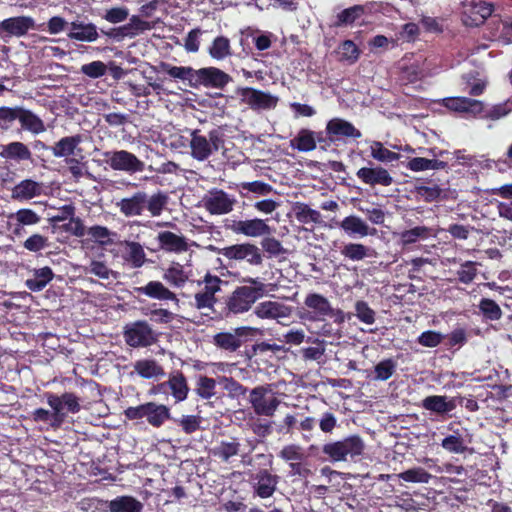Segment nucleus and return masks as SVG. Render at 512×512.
I'll return each instance as SVG.
<instances>
[{
    "mask_svg": "<svg viewBox=\"0 0 512 512\" xmlns=\"http://www.w3.org/2000/svg\"><path fill=\"white\" fill-rule=\"evenodd\" d=\"M251 285L236 287L225 299L224 307L220 312L222 317H230L249 311L253 304L265 293V286L256 278L244 280Z\"/></svg>",
    "mask_w": 512,
    "mask_h": 512,
    "instance_id": "nucleus-1",
    "label": "nucleus"
},
{
    "mask_svg": "<svg viewBox=\"0 0 512 512\" xmlns=\"http://www.w3.org/2000/svg\"><path fill=\"white\" fill-rule=\"evenodd\" d=\"M168 199V195L162 191L151 196L145 191H137L130 197L122 198L116 206L125 217L141 216L145 209L152 217H157L162 214Z\"/></svg>",
    "mask_w": 512,
    "mask_h": 512,
    "instance_id": "nucleus-2",
    "label": "nucleus"
},
{
    "mask_svg": "<svg viewBox=\"0 0 512 512\" xmlns=\"http://www.w3.org/2000/svg\"><path fill=\"white\" fill-rule=\"evenodd\" d=\"M443 106L450 111L467 114L473 118L498 120L506 116L510 109L506 103H500L486 110L482 101L468 97H448L443 99Z\"/></svg>",
    "mask_w": 512,
    "mask_h": 512,
    "instance_id": "nucleus-3",
    "label": "nucleus"
},
{
    "mask_svg": "<svg viewBox=\"0 0 512 512\" xmlns=\"http://www.w3.org/2000/svg\"><path fill=\"white\" fill-rule=\"evenodd\" d=\"M190 155L203 162L225 146V134L220 127L213 128L205 134L201 129L188 130Z\"/></svg>",
    "mask_w": 512,
    "mask_h": 512,
    "instance_id": "nucleus-4",
    "label": "nucleus"
},
{
    "mask_svg": "<svg viewBox=\"0 0 512 512\" xmlns=\"http://www.w3.org/2000/svg\"><path fill=\"white\" fill-rule=\"evenodd\" d=\"M365 444L363 439L357 435H350L338 441L329 442L323 445L322 453L332 462L347 461L363 454Z\"/></svg>",
    "mask_w": 512,
    "mask_h": 512,
    "instance_id": "nucleus-5",
    "label": "nucleus"
},
{
    "mask_svg": "<svg viewBox=\"0 0 512 512\" xmlns=\"http://www.w3.org/2000/svg\"><path fill=\"white\" fill-rule=\"evenodd\" d=\"M128 420H140L145 418L147 423L154 428H160L171 418L170 408L156 402H146L138 406H130L124 410Z\"/></svg>",
    "mask_w": 512,
    "mask_h": 512,
    "instance_id": "nucleus-6",
    "label": "nucleus"
},
{
    "mask_svg": "<svg viewBox=\"0 0 512 512\" xmlns=\"http://www.w3.org/2000/svg\"><path fill=\"white\" fill-rule=\"evenodd\" d=\"M123 337L132 348H146L155 344L159 335L146 320H137L125 325Z\"/></svg>",
    "mask_w": 512,
    "mask_h": 512,
    "instance_id": "nucleus-7",
    "label": "nucleus"
},
{
    "mask_svg": "<svg viewBox=\"0 0 512 512\" xmlns=\"http://www.w3.org/2000/svg\"><path fill=\"white\" fill-rule=\"evenodd\" d=\"M273 394L272 385H259L253 388L249 394V403L257 416L272 417L280 405V400L275 397H267Z\"/></svg>",
    "mask_w": 512,
    "mask_h": 512,
    "instance_id": "nucleus-8",
    "label": "nucleus"
},
{
    "mask_svg": "<svg viewBox=\"0 0 512 512\" xmlns=\"http://www.w3.org/2000/svg\"><path fill=\"white\" fill-rule=\"evenodd\" d=\"M218 253L229 261H246L251 266H260L263 263V255L260 248L250 242L223 247L218 250Z\"/></svg>",
    "mask_w": 512,
    "mask_h": 512,
    "instance_id": "nucleus-9",
    "label": "nucleus"
},
{
    "mask_svg": "<svg viewBox=\"0 0 512 512\" xmlns=\"http://www.w3.org/2000/svg\"><path fill=\"white\" fill-rule=\"evenodd\" d=\"M494 5L484 0H465L462 2L461 19L465 26L478 27L492 15Z\"/></svg>",
    "mask_w": 512,
    "mask_h": 512,
    "instance_id": "nucleus-10",
    "label": "nucleus"
},
{
    "mask_svg": "<svg viewBox=\"0 0 512 512\" xmlns=\"http://www.w3.org/2000/svg\"><path fill=\"white\" fill-rule=\"evenodd\" d=\"M104 156L106 163L116 171L135 174L145 169L144 162L127 150L108 151Z\"/></svg>",
    "mask_w": 512,
    "mask_h": 512,
    "instance_id": "nucleus-11",
    "label": "nucleus"
},
{
    "mask_svg": "<svg viewBox=\"0 0 512 512\" xmlns=\"http://www.w3.org/2000/svg\"><path fill=\"white\" fill-rule=\"evenodd\" d=\"M224 227L236 235H244L250 238H257L271 233L270 226L260 218L236 220L226 219Z\"/></svg>",
    "mask_w": 512,
    "mask_h": 512,
    "instance_id": "nucleus-12",
    "label": "nucleus"
},
{
    "mask_svg": "<svg viewBox=\"0 0 512 512\" xmlns=\"http://www.w3.org/2000/svg\"><path fill=\"white\" fill-rule=\"evenodd\" d=\"M279 482L280 476L267 468L259 469L250 476L253 495L261 499L272 497L277 491Z\"/></svg>",
    "mask_w": 512,
    "mask_h": 512,
    "instance_id": "nucleus-13",
    "label": "nucleus"
},
{
    "mask_svg": "<svg viewBox=\"0 0 512 512\" xmlns=\"http://www.w3.org/2000/svg\"><path fill=\"white\" fill-rule=\"evenodd\" d=\"M304 306L305 308L299 312V317L302 320L311 322L322 321L331 312L329 300L322 294L315 292L306 295Z\"/></svg>",
    "mask_w": 512,
    "mask_h": 512,
    "instance_id": "nucleus-14",
    "label": "nucleus"
},
{
    "mask_svg": "<svg viewBox=\"0 0 512 512\" xmlns=\"http://www.w3.org/2000/svg\"><path fill=\"white\" fill-rule=\"evenodd\" d=\"M240 102L248 105L252 110H268L275 108L278 98L268 92L252 87H241L236 90Z\"/></svg>",
    "mask_w": 512,
    "mask_h": 512,
    "instance_id": "nucleus-15",
    "label": "nucleus"
},
{
    "mask_svg": "<svg viewBox=\"0 0 512 512\" xmlns=\"http://www.w3.org/2000/svg\"><path fill=\"white\" fill-rule=\"evenodd\" d=\"M203 207L211 215H224L230 213L237 202L233 195L222 189H211L203 198Z\"/></svg>",
    "mask_w": 512,
    "mask_h": 512,
    "instance_id": "nucleus-16",
    "label": "nucleus"
},
{
    "mask_svg": "<svg viewBox=\"0 0 512 512\" xmlns=\"http://www.w3.org/2000/svg\"><path fill=\"white\" fill-rule=\"evenodd\" d=\"M232 77L216 67H204L196 70L193 87L203 86L206 88L223 89L232 81Z\"/></svg>",
    "mask_w": 512,
    "mask_h": 512,
    "instance_id": "nucleus-17",
    "label": "nucleus"
},
{
    "mask_svg": "<svg viewBox=\"0 0 512 512\" xmlns=\"http://www.w3.org/2000/svg\"><path fill=\"white\" fill-rule=\"evenodd\" d=\"M35 28V21L30 16L10 17L0 21V38L21 37Z\"/></svg>",
    "mask_w": 512,
    "mask_h": 512,
    "instance_id": "nucleus-18",
    "label": "nucleus"
},
{
    "mask_svg": "<svg viewBox=\"0 0 512 512\" xmlns=\"http://www.w3.org/2000/svg\"><path fill=\"white\" fill-rule=\"evenodd\" d=\"M134 291L139 295H145L158 301H171L179 307L180 300L177 294L165 286L161 281L151 280L144 286L135 287Z\"/></svg>",
    "mask_w": 512,
    "mask_h": 512,
    "instance_id": "nucleus-19",
    "label": "nucleus"
},
{
    "mask_svg": "<svg viewBox=\"0 0 512 512\" xmlns=\"http://www.w3.org/2000/svg\"><path fill=\"white\" fill-rule=\"evenodd\" d=\"M356 176L363 184L371 187L377 185L387 187L394 182L389 171L382 166L362 167L356 172Z\"/></svg>",
    "mask_w": 512,
    "mask_h": 512,
    "instance_id": "nucleus-20",
    "label": "nucleus"
},
{
    "mask_svg": "<svg viewBox=\"0 0 512 512\" xmlns=\"http://www.w3.org/2000/svg\"><path fill=\"white\" fill-rule=\"evenodd\" d=\"M8 219L13 226V234L21 236L25 231V226H34L40 223L41 216L30 208H22L15 213H11Z\"/></svg>",
    "mask_w": 512,
    "mask_h": 512,
    "instance_id": "nucleus-21",
    "label": "nucleus"
},
{
    "mask_svg": "<svg viewBox=\"0 0 512 512\" xmlns=\"http://www.w3.org/2000/svg\"><path fill=\"white\" fill-rule=\"evenodd\" d=\"M326 134L333 136L334 140L341 138L358 139L362 137V133L351 122L342 118H333L326 124Z\"/></svg>",
    "mask_w": 512,
    "mask_h": 512,
    "instance_id": "nucleus-22",
    "label": "nucleus"
},
{
    "mask_svg": "<svg viewBox=\"0 0 512 512\" xmlns=\"http://www.w3.org/2000/svg\"><path fill=\"white\" fill-rule=\"evenodd\" d=\"M45 396L48 405L56 412V415H58V413H64V407H66L68 412L73 414L79 412L81 409L79 399L73 393L65 392L61 396H58L54 393L47 392Z\"/></svg>",
    "mask_w": 512,
    "mask_h": 512,
    "instance_id": "nucleus-23",
    "label": "nucleus"
},
{
    "mask_svg": "<svg viewBox=\"0 0 512 512\" xmlns=\"http://www.w3.org/2000/svg\"><path fill=\"white\" fill-rule=\"evenodd\" d=\"M160 388L168 387L175 402H182L187 399L189 386L185 375L181 371L170 374L168 380L159 385Z\"/></svg>",
    "mask_w": 512,
    "mask_h": 512,
    "instance_id": "nucleus-24",
    "label": "nucleus"
},
{
    "mask_svg": "<svg viewBox=\"0 0 512 512\" xmlns=\"http://www.w3.org/2000/svg\"><path fill=\"white\" fill-rule=\"evenodd\" d=\"M422 407L438 415H447L457 407V404L453 398L448 400L446 396L431 395L422 400Z\"/></svg>",
    "mask_w": 512,
    "mask_h": 512,
    "instance_id": "nucleus-25",
    "label": "nucleus"
},
{
    "mask_svg": "<svg viewBox=\"0 0 512 512\" xmlns=\"http://www.w3.org/2000/svg\"><path fill=\"white\" fill-rule=\"evenodd\" d=\"M67 36L71 40L94 42L98 39L99 35L95 24L74 21L70 24V32Z\"/></svg>",
    "mask_w": 512,
    "mask_h": 512,
    "instance_id": "nucleus-26",
    "label": "nucleus"
},
{
    "mask_svg": "<svg viewBox=\"0 0 512 512\" xmlns=\"http://www.w3.org/2000/svg\"><path fill=\"white\" fill-rule=\"evenodd\" d=\"M159 246L167 252L181 253L188 250L185 237L179 236L171 231H162L157 235Z\"/></svg>",
    "mask_w": 512,
    "mask_h": 512,
    "instance_id": "nucleus-27",
    "label": "nucleus"
},
{
    "mask_svg": "<svg viewBox=\"0 0 512 512\" xmlns=\"http://www.w3.org/2000/svg\"><path fill=\"white\" fill-rule=\"evenodd\" d=\"M190 273L179 262H172L163 272L162 278L171 287L182 288L189 281Z\"/></svg>",
    "mask_w": 512,
    "mask_h": 512,
    "instance_id": "nucleus-28",
    "label": "nucleus"
},
{
    "mask_svg": "<svg viewBox=\"0 0 512 512\" xmlns=\"http://www.w3.org/2000/svg\"><path fill=\"white\" fill-rule=\"evenodd\" d=\"M254 313L261 319H278L287 317L289 308L279 302L264 301L255 307Z\"/></svg>",
    "mask_w": 512,
    "mask_h": 512,
    "instance_id": "nucleus-29",
    "label": "nucleus"
},
{
    "mask_svg": "<svg viewBox=\"0 0 512 512\" xmlns=\"http://www.w3.org/2000/svg\"><path fill=\"white\" fill-rule=\"evenodd\" d=\"M341 229H343L349 235H359L365 237L368 235H375L376 229L370 228L365 221L360 217L350 215L345 217L340 223Z\"/></svg>",
    "mask_w": 512,
    "mask_h": 512,
    "instance_id": "nucleus-30",
    "label": "nucleus"
},
{
    "mask_svg": "<svg viewBox=\"0 0 512 512\" xmlns=\"http://www.w3.org/2000/svg\"><path fill=\"white\" fill-rule=\"evenodd\" d=\"M42 192V186L39 182L32 179H25L19 182L12 189V198L16 200H29L39 196Z\"/></svg>",
    "mask_w": 512,
    "mask_h": 512,
    "instance_id": "nucleus-31",
    "label": "nucleus"
},
{
    "mask_svg": "<svg viewBox=\"0 0 512 512\" xmlns=\"http://www.w3.org/2000/svg\"><path fill=\"white\" fill-rule=\"evenodd\" d=\"M427 179H418L414 186V194L418 199L427 203H432L440 200L444 190L437 184L431 186L425 185Z\"/></svg>",
    "mask_w": 512,
    "mask_h": 512,
    "instance_id": "nucleus-32",
    "label": "nucleus"
},
{
    "mask_svg": "<svg viewBox=\"0 0 512 512\" xmlns=\"http://www.w3.org/2000/svg\"><path fill=\"white\" fill-rule=\"evenodd\" d=\"M109 512H142L143 504L136 498L128 495L117 496L107 502Z\"/></svg>",
    "mask_w": 512,
    "mask_h": 512,
    "instance_id": "nucleus-33",
    "label": "nucleus"
},
{
    "mask_svg": "<svg viewBox=\"0 0 512 512\" xmlns=\"http://www.w3.org/2000/svg\"><path fill=\"white\" fill-rule=\"evenodd\" d=\"M133 367L134 372L144 379L158 378L165 374L163 367L155 359L137 360Z\"/></svg>",
    "mask_w": 512,
    "mask_h": 512,
    "instance_id": "nucleus-34",
    "label": "nucleus"
},
{
    "mask_svg": "<svg viewBox=\"0 0 512 512\" xmlns=\"http://www.w3.org/2000/svg\"><path fill=\"white\" fill-rule=\"evenodd\" d=\"M0 155L5 159L15 160L18 162L32 160V153L28 146L19 141H14L4 145Z\"/></svg>",
    "mask_w": 512,
    "mask_h": 512,
    "instance_id": "nucleus-35",
    "label": "nucleus"
},
{
    "mask_svg": "<svg viewBox=\"0 0 512 512\" xmlns=\"http://www.w3.org/2000/svg\"><path fill=\"white\" fill-rule=\"evenodd\" d=\"M365 13V8L363 5H354L349 8H346L339 12L335 16V20L331 23V27L340 28L353 25L356 20L362 17Z\"/></svg>",
    "mask_w": 512,
    "mask_h": 512,
    "instance_id": "nucleus-36",
    "label": "nucleus"
},
{
    "mask_svg": "<svg viewBox=\"0 0 512 512\" xmlns=\"http://www.w3.org/2000/svg\"><path fill=\"white\" fill-rule=\"evenodd\" d=\"M23 130L29 131L33 134H40L46 130L43 120L34 114L31 110L25 109L20 106L19 119Z\"/></svg>",
    "mask_w": 512,
    "mask_h": 512,
    "instance_id": "nucleus-37",
    "label": "nucleus"
},
{
    "mask_svg": "<svg viewBox=\"0 0 512 512\" xmlns=\"http://www.w3.org/2000/svg\"><path fill=\"white\" fill-rule=\"evenodd\" d=\"M124 245L126 247L125 254L123 255L124 260L132 268L142 267L147 261L142 245L135 241H125Z\"/></svg>",
    "mask_w": 512,
    "mask_h": 512,
    "instance_id": "nucleus-38",
    "label": "nucleus"
},
{
    "mask_svg": "<svg viewBox=\"0 0 512 512\" xmlns=\"http://www.w3.org/2000/svg\"><path fill=\"white\" fill-rule=\"evenodd\" d=\"M82 141L80 134L63 137L51 147L52 153L58 158L71 156Z\"/></svg>",
    "mask_w": 512,
    "mask_h": 512,
    "instance_id": "nucleus-39",
    "label": "nucleus"
},
{
    "mask_svg": "<svg viewBox=\"0 0 512 512\" xmlns=\"http://www.w3.org/2000/svg\"><path fill=\"white\" fill-rule=\"evenodd\" d=\"M54 273L48 266L35 269L31 278L25 282L26 287L33 291L39 292L43 290L47 284L53 279Z\"/></svg>",
    "mask_w": 512,
    "mask_h": 512,
    "instance_id": "nucleus-40",
    "label": "nucleus"
},
{
    "mask_svg": "<svg viewBox=\"0 0 512 512\" xmlns=\"http://www.w3.org/2000/svg\"><path fill=\"white\" fill-rule=\"evenodd\" d=\"M290 146L300 152H310L316 148L315 132L306 128L299 130L298 134L290 140Z\"/></svg>",
    "mask_w": 512,
    "mask_h": 512,
    "instance_id": "nucleus-41",
    "label": "nucleus"
},
{
    "mask_svg": "<svg viewBox=\"0 0 512 512\" xmlns=\"http://www.w3.org/2000/svg\"><path fill=\"white\" fill-rule=\"evenodd\" d=\"M65 417V413H58V415H56L54 410L50 412L44 408H37L31 413V419L34 422L48 423L54 429H57L62 425Z\"/></svg>",
    "mask_w": 512,
    "mask_h": 512,
    "instance_id": "nucleus-42",
    "label": "nucleus"
},
{
    "mask_svg": "<svg viewBox=\"0 0 512 512\" xmlns=\"http://www.w3.org/2000/svg\"><path fill=\"white\" fill-rule=\"evenodd\" d=\"M217 382L214 378L199 375L196 378L194 392L202 400H210L216 395Z\"/></svg>",
    "mask_w": 512,
    "mask_h": 512,
    "instance_id": "nucleus-43",
    "label": "nucleus"
},
{
    "mask_svg": "<svg viewBox=\"0 0 512 512\" xmlns=\"http://www.w3.org/2000/svg\"><path fill=\"white\" fill-rule=\"evenodd\" d=\"M164 72L174 79H180L187 81L188 84L193 87L196 70L188 66H173L167 63L161 65Z\"/></svg>",
    "mask_w": 512,
    "mask_h": 512,
    "instance_id": "nucleus-44",
    "label": "nucleus"
},
{
    "mask_svg": "<svg viewBox=\"0 0 512 512\" xmlns=\"http://www.w3.org/2000/svg\"><path fill=\"white\" fill-rule=\"evenodd\" d=\"M340 253L346 259L351 261H361L371 256L369 247L361 243L353 242L344 244L340 249Z\"/></svg>",
    "mask_w": 512,
    "mask_h": 512,
    "instance_id": "nucleus-45",
    "label": "nucleus"
},
{
    "mask_svg": "<svg viewBox=\"0 0 512 512\" xmlns=\"http://www.w3.org/2000/svg\"><path fill=\"white\" fill-rule=\"evenodd\" d=\"M209 55L216 60H223L232 55L230 40L225 36H217L208 49Z\"/></svg>",
    "mask_w": 512,
    "mask_h": 512,
    "instance_id": "nucleus-46",
    "label": "nucleus"
},
{
    "mask_svg": "<svg viewBox=\"0 0 512 512\" xmlns=\"http://www.w3.org/2000/svg\"><path fill=\"white\" fill-rule=\"evenodd\" d=\"M440 445L445 451L452 454H464L468 451L466 441L458 432L444 437Z\"/></svg>",
    "mask_w": 512,
    "mask_h": 512,
    "instance_id": "nucleus-47",
    "label": "nucleus"
},
{
    "mask_svg": "<svg viewBox=\"0 0 512 512\" xmlns=\"http://www.w3.org/2000/svg\"><path fill=\"white\" fill-rule=\"evenodd\" d=\"M213 343L216 347L235 352L242 346V341L236 335L230 332H220L214 335Z\"/></svg>",
    "mask_w": 512,
    "mask_h": 512,
    "instance_id": "nucleus-48",
    "label": "nucleus"
},
{
    "mask_svg": "<svg viewBox=\"0 0 512 512\" xmlns=\"http://www.w3.org/2000/svg\"><path fill=\"white\" fill-rule=\"evenodd\" d=\"M239 451L240 443L234 438L232 441H221L213 449V455L223 462H228L230 458L238 455Z\"/></svg>",
    "mask_w": 512,
    "mask_h": 512,
    "instance_id": "nucleus-49",
    "label": "nucleus"
},
{
    "mask_svg": "<svg viewBox=\"0 0 512 512\" xmlns=\"http://www.w3.org/2000/svg\"><path fill=\"white\" fill-rule=\"evenodd\" d=\"M294 212L296 219L303 224L319 223L321 220L320 212L304 203H298L294 208Z\"/></svg>",
    "mask_w": 512,
    "mask_h": 512,
    "instance_id": "nucleus-50",
    "label": "nucleus"
},
{
    "mask_svg": "<svg viewBox=\"0 0 512 512\" xmlns=\"http://www.w3.org/2000/svg\"><path fill=\"white\" fill-rule=\"evenodd\" d=\"M219 383L222 385L223 389L227 391L228 396L230 398H240L245 396L248 388L242 385L239 381L234 379L233 377L222 376L219 377Z\"/></svg>",
    "mask_w": 512,
    "mask_h": 512,
    "instance_id": "nucleus-51",
    "label": "nucleus"
},
{
    "mask_svg": "<svg viewBox=\"0 0 512 512\" xmlns=\"http://www.w3.org/2000/svg\"><path fill=\"white\" fill-rule=\"evenodd\" d=\"M478 308L483 317L489 321H497L502 317V310L500 306L492 299L482 298L479 302Z\"/></svg>",
    "mask_w": 512,
    "mask_h": 512,
    "instance_id": "nucleus-52",
    "label": "nucleus"
},
{
    "mask_svg": "<svg viewBox=\"0 0 512 512\" xmlns=\"http://www.w3.org/2000/svg\"><path fill=\"white\" fill-rule=\"evenodd\" d=\"M430 236V229L426 226H416L414 228L404 230L400 234V240L403 245L414 244L421 239Z\"/></svg>",
    "mask_w": 512,
    "mask_h": 512,
    "instance_id": "nucleus-53",
    "label": "nucleus"
},
{
    "mask_svg": "<svg viewBox=\"0 0 512 512\" xmlns=\"http://www.w3.org/2000/svg\"><path fill=\"white\" fill-rule=\"evenodd\" d=\"M371 156L379 161V162H394L400 159V154L393 152L386 147L381 142L375 141L371 145Z\"/></svg>",
    "mask_w": 512,
    "mask_h": 512,
    "instance_id": "nucleus-54",
    "label": "nucleus"
},
{
    "mask_svg": "<svg viewBox=\"0 0 512 512\" xmlns=\"http://www.w3.org/2000/svg\"><path fill=\"white\" fill-rule=\"evenodd\" d=\"M431 474L422 467L407 469L399 474V478L410 483H428Z\"/></svg>",
    "mask_w": 512,
    "mask_h": 512,
    "instance_id": "nucleus-55",
    "label": "nucleus"
},
{
    "mask_svg": "<svg viewBox=\"0 0 512 512\" xmlns=\"http://www.w3.org/2000/svg\"><path fill=\"white\" fill-rule=\"evenodd\" d=\"M397 364L392 358L380 361L374 367V380L386 381L396 372Z\"/></svg>",
    "mask_w": 512,
    "mask_h": 512,
    "instance_id": "nucleus-56",
    "label": "nucleus"
},
{
    "mask_svg": "<svg viewBox=\"0 0 512 512\" xmlns=\"http://www.w3.org/2000/svg\"><path fill=\"white\" fill-rule=\"evenodd\" d=\"M20 106L8 107L1 106L0 107V129L1 130H9L13 123L19 119Z\"/></svg>",
    "mask_w": 512,
    "mask_h": 512,
    "instance_id": "nucleus-57",
    "label": "nucleus"
},
{
    "mask_svg": "<svg viewBox=\"0 0 512 512\" xmlns=\"http://www.w3.org/2000/svg\"><path fill=\"white\" fill-rule=\"evenodd\" d=\"M248 426L250 430L262 440L273 432L272 422L262 418L250 419Z\"/></svg>",
    "mask_w": 512,
    "mask_h": 512,
    "instance_id": "nucleus-58",
    "label": "nucleus"
},
{
    "mask_svg": "<svg viewBox=\"0 0 512 512\" xmlns=\"http://www.w3.org/2000/svg\"><path fill=\"white\" fill-rule=\"evenodd\" d=\"M479 72L470 71L462 76L463 80L470 86L469 94L471 96L482 95L486 88V82L479 79Z\"/></svg>",
    "mask_w": 512,
    "mask_h": 512,
    "instance_id": "nucleus-59",
    "label": "nucleus"
},
{
    "mask_svg": "<svg viewBox=\"0 0 512 512\" xmlns=\"http://www.w3.org/2000/svg\"><path fill=\"white\" fill-rule=\"evenodd\" d=\"M355 315L361 322L367 325H372L376 320L375 311L363 300L355 303Z\"/></svg>",
    "mask_w": 512,
    "mask_h": 512,
    "instance_id": "nucleus-60",
    "label": "nucleus"
},
{
    "mask_svg": "<svg viewBox=\"0 0 512 512\" xmlns=\"http://www.w3.org/2000/svg\"><path fill=\"white\" fill-rule=\"evenodd\" d=\"M145 315L149 316L150 320L156 324H169L176 318L175 313L162 307L149 309Z\"/></svg>",
    "mask_w": 512,
    "mask_h": 512,
    "instance_id": "nucleus-61",
    "label": "nucleus"
},
{
    "mask_svg": "<svg viewBox=\"0 0 512 512\" xmlns=\"http://www.w3.org/2000/svg\"><path fill=\"white\" fill-rule=\"evenodd\" d=\"M86 234L90 239L101 245H108L112 243V240L110 239L112 232L105 226L94 225L87 230Z\"/></svg>",
    "mask_w": 512,
    "mask_h": 512,
    "instance_id": "nucleus-62",
    "label": "nucleus"
},
{
    "mask_svg": "<svg viewBox=\"0 0 512 512\" xmlns=\"http://www.w3.org/2000/svg\"><path fill=\"white\" fill-rule=\"evenodd\" d=\"M80 72L89 78L97 79L106 74L107 66L104 62L96 60L82 65Z\"/></svg>",
    "mask_w": 512,
    "mask_h": 512,
    "instance_id": "nucleus-63",
    "label": "nucleus"
},
{
    "mask_svg": "<svg viewBox=\"0 0 512 512\" xmlns=\"http://www.w3.org/2000/svg\"><path fill=\"white\" fill-rule=\"evenodd\" d=\"M49 246V239L39 233H34L29 236L23 243V247L30 251L37 253Z\"/></svg>",
    "mask_w": 512,
    "mask_h": 512,
    "instance_id": "nucleus-64",
    "label": "nucleus"
}]
</instances>
